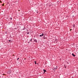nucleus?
Instances as JSON below:
<instances>
[{"instance_id":"f3484780","label":"nucleus","mask_w":78,"mask_h":78,"mask_svg":"<svg viewBox=\"0 0 78 78\" xmlns=\"http://www.w3.org/2000/svg\"><path fill=\"white\" fill-rule=\"evenodd\" d=\"M30 42H28V44H30Z\"/></svg>"},{"instance_id":"7ed1b4c3","label":"nucleus","mask_w":78,"mask_h":78,"mask_svg":"<svg viewBox=\"0 0 78 78\" xmlns=\"http://www.w3.org/2000/svg\"><path fill=\"white\" fill-rule=\"evenodd\" d=\"M72 55L73 56V57H75V55H74V54L72 53Z\"/></svg>"},{"instance_id":"1a4fd4ad","label":"nucleus","mask_w":78,"mask_h":78,"mask_svg":"<svg viewBox=\"0 0 78 78\" xmlns=\"http://www.w3.org/2000/svg\"><path fill=\"white\" fill-rule=\"evenodd\" d=\"M34 62H35V64H36V61H35Z\"/></svg>"},{"instance_id":"4468645a","label":"nucleus","mask_w":78,"mask_h":78,"mask_svg":"<svg viewBox=\"0 0 78 78\" xmlns=\"http://www.w3.org/2000/svg\"><path fill=\"white\" fill-rule=\"evenodd\" d=\"M9 42H11V40H9Z\"/></svg>"},{"instance_id":"20e7f679","label":"nucleus","mask_w":78,"mask_h":78,"mask_svg":"<svg viewBox=\"0 0 78 78\" xmlns=\"http://www.w3.org/2000/svg\"><path fill=\"white\" fill-rule=\"evenodd\" d=\"M72 26L73 27V28H74V27H75V25L74 24H73Z\"/></svg>"},{"instance_id":"6e6552de","label":"nucleus","mask_w":78,"mask_h":78,"mask_svg":"<svg viewBox=\"0 0 78 78\" xmlns=\"http://www.w3.org/2000/svg\"><path fill=\"white\" fill-rule=\"evenodd\" d=\"M40 37H42V36H42V35L41 34V35H40Z\"/></svg>"},{"instance_id":"f03ea898","label":"nucleus","mask_w":78,"mask_h":78,"mask_svg":"<svg viewBox=\"0 0 78 78\" xmlns=\"http://www.w3.org/2000/svg\"><path fill=\"white\" fill-rule=\"evenodd\" d=\"M34 42H37V40H36V39L34 40Z\"/></svg>"},{"instance_id":"39448f33","label":"nucleus","mask_w":78,"mask_h":78,"mask_svg":"<svg viewBox=\"0 0 78 78\" xmlns=\"http://www.w3.org/2000/svg\"><path fill=\"white\" fill-rule=\"evenodd\" d=\"M32 40H33V38H31L30 40V42H32Z\"/></svg>"},{"instance_id":"6ab92c4d","label":"nucleus","mask_w":78,"mask_h":78,"mask_svg":"<svg viewBox=\"0 0 78 78\" xmlns=\"http://www.w3.org/2000/svg\"><path fill=\"white\" fill-rule=\"evenodd\" d=\"M5 33H6V34H7V32H6Z\"/></svg>"},{"instance_id":"9d476101","label":"nucleus","mask_w":78,"mask_h":78,"mask_svg":"<svg viewBox=\"0 0 78 78\" xmlns=\"http://www.w3.org/2000/svg\"><path fill=\"white\" fill-rule=\"evenodd\" d=\"M64 66H65V68H66L67 66H66V65H65Z\"/></svg>"},{"instance_id":"ddd939ff","label":"nucleus","mask_w":78,"mask_h":78,"mask_svg":"<svg viewBox=\"0 0 78 78\" xmlns=\"http://www.w3.org/2000/svg\"><path fill=\"white\" fill-rule=\"evenodd\" d=\"M19 58H18L17 59V60H19Z\"/></svg>"},{"instance_id":"dca6fc26","label":"nucleus","mask_w":78,"mask_h":78,"mask_svg":"<svg viewBox=\"0 0 78 78\" xmlns=\"http://www.w3.org/2000/svg\"><path fill=\"white\" fill-rule=\"evenodd\" d=\"M72 17H74V16L73 15V16H72Z\"/></svg>"},{"instance_id":"423d86ee","label":"nucleus","mask_w":78,"mask_h":78,"mask_svg":"<svg viewBox=\"0 0 78 78\" xmlns=\"http://www.w3.org/2000/svg\"><path fill=\"white\" fill-rule=\"evenodd\" d=\"M25 29H26V28L25 27H24V28L23 29V30H25Z\"/></svg>"},{"instance_id":"f257e3e1","label":"nucleus","mask_w":78,"mask_h":78,"mask_svg":"<svg viewBox=\"0 0 78 78\" xmlns=\"http://www.w3.org/2000/svg\"><path fill=\"white\" fill-rule=\"evenodd\" d=\"M43 70L44 71V73H45V72H47V70H45L44 69H43Z\"/></svg>"},{"instance_id":"5701e85b","label":"nucleus","mask_w":78,"mask_h":78,"mask_svg":"<svg viewBox=\"0 0 78 78\" xmlns=\"http://www.w3.org/2000/svg\"><path fill=\"white\" fill-rule=\"evenodd\" d=\"M56 67H57V66H56Z\"/></svg>"},{"instance_id":"4be33fe9","label":"nucleus","mask_w":78,"mask_h":78,"mask_svg":"<svg viewBox=\"0 0 78 78\" xmlns=\"http://www.w3.org/2000/svg\"><path fill=\"white\" fill-rule=\"evenodd\" d=\"M26 58H25L24 59H25Z\"/></svg>"},{"instance_id":"2eb2a0df","label":"nucleus","mask_w":78,"mask_h":78,"mask_svg":"<svg viewBox=\"0 0 78 78\" xmlns=\"http://www.w3.org/2000/svg\"><path fill=\"white\" fill-rule=\"evenodd\" d=\"M54 69H57V68H54Z\"/></svg>"},{"instance_id":"412c9836","label":"nucleus","mask_w":78,"mask_h":78,"mask_svg":"<svg viewBox=\"0 0 78 78\" xmlns=\"http://www.w3.org/2000/svg\"><path fill=\"white\" fill-rule=\"evenodd\" d=\"M34 40H35V39H34Z\"/></svg>"},{"instance_id":"a211bd4d","label":"nucleus","mask_w":78,"mask_h":78,"mask_svg":"<svg viewBox=\"0 0 78 78\" xmlns=\"http://www.w3.org/2000/svg\"><path fill=\"white\" fill-rule=\"evenodd\" d=\"M27 31H28V30H27Z\"/></svg>"},{"instance_id":"0eeeda50","label":"nucleus","mask_w":78,"mask_h":78,"mask_svg":"<svg viewBox=\"0 0 78 78\" xmlns=\"http://www.w3.org/2000/svg\"><path fill=\"white\" fill-rule=\"evenodd\" d=\"M27 34H29V32H27Z\"/></svg>"},{"instance_id":"f8f14e48","label":"nucleus","mask_w":78,"mask_h":78,"mask_svg":"<svg viewBox=\"0 0 78 78\" xmlns=\"http://www.w3.org/2000/svg\"><path fill=\"white\" fill-rule=\"evenodd\" d=\"M10 20H12V17L10 18Z\"/></svg>"},{"instance_id":"aec40b11","label":"nucleus","mask_w":78,"mask_h":78,"mask_svg":"<svg viewBox=\"0 0 78 78\" xmlns=\"http://www.w3.org/2000/svg\"><path fill=\"white\" fill-rule=\"evenodd\" d=\"M44 39H45V38H44Z\"/></svg>"},{"instance_id":"9b49d317","label":"nucleus","mask_w":78,"mask_h":78,"mask_svg":"<svg viewBox=\"0 0 78 78\" xmlns=\"http://www.w3.org/2000/svg\"><path fill=\"white\" fill-rule=\"evenodd\" d=\"M42 36H44V34L43 33V34H42Z\"/></svg>"}]
</instances>
